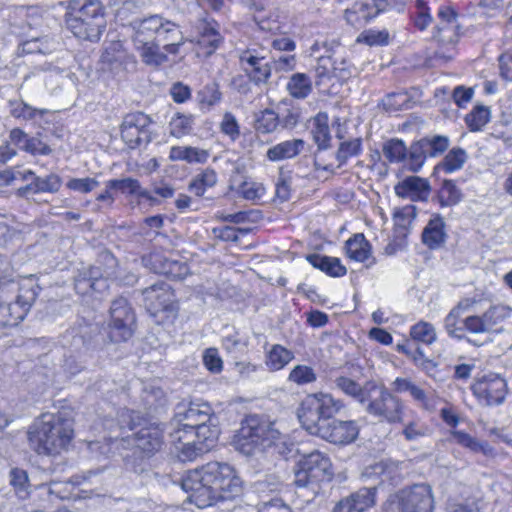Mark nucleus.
Returning a JSON list of instances; mask_svg holds the SVG:
<instances>
[{
  "instance_id": "1",
  "label": "nucleus",
  "mask_w": 512,
  "mask_h": 512,
  "mask_svg": "<svg viewBox=\"0 0 512 512\" xmlns=\"http://www.w3.org/2000/svg\"><path fill=\"white\" fill-rule=\"evenodd\" d=\"M181 486L190 502L200 509L230 504L243 493V482L235 468L218 461L188 471Z\"/></svg>"
},
{
  "instance_id": "2",
  "label": "nucleus",
  "mask_w": 512,
  "mask_h": 512,
  "mask_svg": "<svg viewBox=\"0 0 512 512\" xmlns=\"http://www.w3.org/2000/svg\"><path fill=\"white\" fill-rule=\"evenodd\" d=\"M133 44L142 61L152 67H158L168 61L167 53L177 54L184 44L179 26L155 14L144 19L134 20Z\"/></svg>"
},
{
  "instance_id": "3",
  "label": "nucleus",
  "mask_w": 512,
  "mask_h": 512,
  "mask_svg": "<svg viewBox=\"0 0 512 512\" xmlns=\"http://www.w3.org/2000/svg\"><path fill=\"white\" fill-rule=\"evenodd\" d=\"M74 437L72 420L61 413H45L30 426V447L39 455H58L67 451Z\"/></svg>"
},
{
  "instance_id": "4",
  "label": "nucleus",
  "mask_w": 512,
  "mask_h": 512,
  "mask_svg": "<svg viewBox=\"0 0 512 512\" xmlns=\"http://www.w3.org/2000/svg\"><path fill=\"white\" fill-rule=\"evenodd\" d=\"M38 295V286L32 276L20 282L0 277V315L4 322L14 325L22 321Z\"/></svg>"
},
{
  "instance_id": "5",
  "label": "nucleus",
  "mask_w": 512,
  "mask_h": 512,
  "mask_svg": "<svg viewBox=\"0 0 512 512\" xmlns=\"http://www.w3.org/2000/svg\"><path fill=\"white\" fill-rule=\"evenodd\" d=\"M66 24L75 37L98 41L106 28L105 11L99 0H73L66 14Z\"/></svg>"
},
{
  "instance_id": "6",
  "label": "nucleus",
  "mask_w": 512,
  "mask_h": 512,
  "mask_svg": "<svg viewBox=\"0 0 512 512\" xmlns=\"http://www.w3.org/2000/svg\"><path fill=\"white\" fill-rule=\"evenodd\" d=\"M233 442L235 448L244 455H252L284 443L274 424L257 415H250L242 421Z\"/></svg>"
},
{
  "instance_id": "7",
  "label": "nucleus",
  "mask_w": 512,
  "mask_h": 512,
  "mask_svg": "<svg viewBox=\"0 0 512 512\" xmlns=\"http://www.w3.org/2000/svg\"><path fill=\"white\" fill-rule=\"evenodd\" d=\"M343 407V402L331 394L322 392L311 394L302 401L298 410V418L302 427L313 434L329 423L328 420Z\"/></svg>"
},
{
  "instance_id": "8",
  "label": "nucleus",
  "mask_w": 512,
  "mask_h": 512,
  "mask_svg": "<svg viewBox=\"0 0 512 512\" xmlns=\"http://www.w3.org/2000/svg\"><path fill=\"white\" fill-rule=\"evenodd\" d=\"M332 474L330 458L314 450L303 455L297 462L294 483L297 488L307 489L314 497L319 491V484L330 480Z\"/></svg>"
},
{
  "instance_id": "9",
  "label": "nucleus",
  "mask_w": 512,
  "mask_h": 512,
  "mask_svg": "<svg viewBox=\"0 0 512 512\" xmlns=\"http://www.w3.org/2000/svg\"><path fill=\"white\" fill-rule=\"evenodd\" d=\"M134 414L135 413L133 411H125L121 413V419L119 421L121 438H119L120 435L110 436L109 441L111 444L118 445V442H128V444H130L132 440L133 445L144 453L152 454L158 451L163 443V430L157 424L142 426L135 433L125 435V429L133 431L137 427V424L134 422Z\"/></svg>"
},
{
  "instance_id": "10",
  "label": "nucleus",
  "mask_w": 512,
  "mask_h": 512,
  "mask_svg": "<svg viewBox=\"0 0 512 512\" xmlns=\"http://www.w3.org/2000/svg\"><path fill=\"white\" fill-rule=\"evenodd\" d=\"M435 499L428 484H415L390 495L385 512H434Z\"/></svg>"
},
{
  "instance_id": "11",
  "label": "nucleus",
  "mask_w": 512,
  "mask_h": 512,
  "mask_svg": "<svg viewBox=\"0 0 512 512\" xmlns=\"http://www.w3.org/2000/svg\"><path fill=\"white\" fill-rule=\"evenodd\" d=\"M363 406L368 414L387 423L403 422L404 403L384 385L375 382V389Z\"/></svg>"
},
{
  "instance_id": "12",
  "label": "nucleus",
  "mask_w": 512,
  "mask_h": 512,
  "mask_svg": "<svg viewBox=\"0 0 512 512\" xmlns=\"http://www.w3.org/2000/svg\"><path fill=\"white\" fill-rule=\"evenodd\" d=\"M512 317V308L505 304L491 305L481 315L472 314L463 319L464 328L471 334L500 332L497 326Z\"/></svg>"
},
{
  "instance_id": "13",
  "label": "nucleus",
  "mask_w": 512,
  "mask_h": 512,
  "mask_svg": "<svg viewBox=\"0 0 512 512\" xmlns=\"http://www.w3.org/2000/svg\"><path fill=\"white\" fill-rule=\"evenodd\" d=\"M134 313L128 301L119 297L110 307L109 337L113 342L128 340L133 334Z\"/></svg>"
},
{
  "instance_id": "14",
  "label": "nucleus",
  "mask_w": 512,
  "mask_h": 512,
  "mask_svg": "<svg viewBox=\"0 0 512 512\" xmlns=\"http://www.w3.org/2000/svg\"><path fill=\"white\" fill-rule=\"evenodd\" d=\"M506 389L505 379L493 372L478 378L471 386L474 396L486 406L502 404L506 396Z\"/></svg>"
},
{
  "instance_id": "15",
  "label": "nucleus",
  "mask_w": 512,
  "mask_h": 512,
  "mask_svg": "<svg viewBox=\"0 0 512 512\" xmlns=\"http://www.w3.org/2000/svg\"><path fill=\"white\" fill-rule=\"evenodd\" d=\"M151 120L144 113H131L125 116L121 125V137L132 149L148 144L152 137L149 131Z\"/></svg>"
},
{
  "instance_id": "16",
  "label": "nucleus",
  "mask_w": 512,
  "mask_h": 512,
  "mask_svg": "<svg viewBox=\"0 0 512 512\" xmlns=\"http://www.w3.org/2000/svg\"><path fill=\"white\" fill-rule=\"evenodd\" d=\"M386 7V0H352L344 10V18L349 25L361 28Z\"/></svg>"
},
{
  "instance_id": "17",
  "label": "nucleus",
  "mask_w": 512,
  "mask_h": 512,
  "mask_svg": "<svg viewBox=\"0 0 512 512\" xmlns=\"http://www.w3.org/2000/svg\"><path fill=\"white\" fill-rule=\"evenodd\" d=\"M264 52L267 51L247 49L239 56L242 70L257 85L266 83L271 76L270 61Z\"/></svg>"
},
{
  "instance_id": "18",
  "label": "nucleus",
  "mask_w": 512,
  "mask_h": 512,
  "mask_svg": "<svg viewBox=\"0 0 512 512\" xmlns=\"http://www.w3.org/2000/svg\"><path fill=\"white\" fill-rule=\"evenodd\" d=\"M213 417L212 407L203 401H192L187 407L179 406L175 416L178 427L176 429L190 430L200 424L211 422Z\"/></svg>"
},
{
  "instance_id": "19",
  "label": "nucleus",
  "mask_w": 512,
  "mask_h": 512,
  "mask_svg": "<svg viewBox=\"0 0 512 512\" xmlns=\"http://www.w3.org/2000/svg\"><path fill=\"white\" fill-rule=\"evenodd\" d=\"M359 434V427L356 421L333 420L313 433L322 439L337 445H347L356 440Z\"/></svg>"
},
{
  "instance_id": "20",
  "label": "nucleus",
  "mask_w": 512,
  "mask_h": 512,
  "mask_svg": "<svg viewBox=\"0 0 512 512\" xmlns=\"http://www.w3.org/2000/svg\"><path fill=\"white\" fill-rule=\"evenodd\" d=\"M376 488H362L340 500L333 512H366L375 504Z\"/></svg>"
},
{
  "instance_id": "21",
  "label": "nucleus",
  "mask_w": 512,
  "mask_h": 512,
  "mask_svg": "<svg viewBox=\"0 0 512 512\" xmlns=\"http://www.w3.org/2000/svg\"><path fill=\"white\" fill-rule=\"evenodd\" d=\"M394 190L397 196L416 202L427 200L431 187L425 178L408 176L400 181Z\"/></svg>"
},
{
  "instance_id": "22",
  "label": "nucleus",
  "mask_w": 512,
  "mask_h": 512,
  "mask_svg": "<svg viewBox=\"0 0 512 512\" xmlns=\"http://www.w3.org/2000/svg\"><path fill=\"white\" fill-rule=\"evenodd\" d=\"M185 434H188L186 430L176 428L170 433L173 450L179 460L193 461L197 456L206 453L200 450V444L195 438H185Z\"/></svg>"
},
{
  "instance_id": "23",
  "label": "nucleus",
  "mask_w": 512,
  "mask_h": 512,
  "mask_svg": "<svg viewBox=\"0 0 512 512\" xmlns=\"http://www.w3.org/2000/svg\"><path fill=\"white\" fill-rule=\"evenodd\" d=\"M334 385L342 393L351 397L361 405H364L367 400H369V396L375 389L374 381H367L364 385H360L353 379L346 376L336 377L334 380Z\"/></svg>"
},
{
  "instance_id": "24",
  "label": "nucleus",
  "mask_w": 512,
  "mask_h": 512,
  "mask_svg": "<svg viewBox=\"0 0 512 512\" xmlns=\"http://www.w3.org/2000/svg\"><path fill=\"white\" fill-rule=\"evenodd\" d=\"M303 139L293 138L279 142L266 151V158L271 162H280L297 157L305 149Z\"/></svg>"
},
{
  "instance_id": "25",
  "label": "nucleus",
  "mask_w": 512,
  "mask_h": 512,
  "mask_svg": "<svg viewBox=\"0 0 512 512\" xmlns=\"http://www.w3.org/2000/svg\"><path fill=\"white\" fill-rule=\"evenodd\" d=\"M215 418L211 422L200 424L195 429L186 430L185 438H195L200 444V450L210 451L216 444L219 437V428L214 423Z\"/></svg>"
},
{
  "instance_id": "26",
  "label": "nucleus",
  "mask_w": 512,
  "mask_h": 512,
  "mask_svg": "<svg viewBox=\"0 0 512 512\" xmlns=\"http://www.w3.org/2000/svg\"><path fill=\"white\" fill-rule=\"evenodd\" d=\"M402 435L408 442H416L431 434L429 425L415 411H410L409 417L403 416Z\"/></svg>"
},
{
  "instance_id": "27",
  "label": "nucleus",
  "mask_w": 512,
  "mask_h": 512,
  "mask_svg": "<svg viewBox=\"0 0 512 512\" xmlns=\"http://www.w3.org/2000/svg\"><path fill=\"white\" fill-rule=\"evenodd\" d=\"M145 302L150 310L166 309L172 299L170 288L165 283H156L143 291Z\"/></svg>"
},
{
  "instance_id": "28",
  "label": "nucleus",
  "mask_w": 512,
  "mask_h": 512,
  "mask_svg": "<svg viewBox=\"0 0 512 512\" xmlns=\"http://www.w3.org/2000/svg\"><path fill=\"white\" fill-rule=\"evenodd\" d=\"M346 256L355 262H365L372 257V247L363 233H356L345 242Z\"/></svg>"
},
{
  "instance_id": "29",
  "label": "nucleus",
  "mask_w": 512,
  "mask_h": 512,
  "mask_svg": "<svg viewBox=\"0 0 512 512\" xmlns=\"http://www.w3.org/2000/svg\"><path fill=\"white\" fill-rule=\"evenodd\" d=\"M446 238L445 223L443 218L436 214L427 223L422 233V240L430 249L439 248Z\"/></svg>"
},
{
  "instance_id": "30",
  "label": "nucleus",
  "mask_w": 512,
  "mask_h": 512,
  "mask_svg": "<svg viewBox=\"0 0 512 512\" xmlns=\"http://www.w3.org/2000/svg\"><path fill=\"white\" fill-rule=\"evenodd\" d=\"M392 389L395 393L408 392L422 409L429 410L431 408L427 393L409 378L397 377L392 382Z\"/></svg>"
},
{
  "instance_id": "31",
  "label": "nucleus",
  "mask_w": 512,
  "mask_h": 512,
  "mask_svg": "<svg viewBox=\"0 0 512 512\" xmlns=\"http://www.w3.org/2000/svg\"><path fill=\"white\" fill-rule=\"evenodd\" d=\"M209 156L208 150L193 146H172L169 153L171 161H185L189 164H204Z\"/></svg>"
},
{
  "instance_id": "32",
  "label": "nucleus",
  "mask_w": 512,
  "mask_h": 512,
  "mask_svg": "<svg viewBox=\"0 0 512 512\" xmlns=\"http://www.w3.org/2000/svg\"><path fill=\"white\" fill-rule=\"evenodd\" d=\"M306 259L314 268L325 272L331 277H342L347 273L346 267L342 265L339 258L320 254H310Z\"/></svg>"
},
{
  "instance_id": "33",
  "label": "nucleus",
  "mask_w": 512,
  "mask_h": 512,
  "mask_svg": "<svg viewBox=\"0 0 512 512\" xmlns=\"http://www.w3.org/2000/svg\"><path fill=\"white\" fill-rule=\"evenodd\" d=\"M222 41L220 33L209 26H205L195 43V51L199 57H208L213 54Z\"/></svg>"
},
{
  "instance_id": "34",
  "label": "nucleus",
  "mask_w": 512,
  "mask_h": 512,
  "mask_svg": "<svg viewBox=\"0 0 512 512\" xmlns=\"http://www.w3.org/2000/svg\"><path fill=\"white\" fill-rule=\"evenodd\" d=\"M294 359V353L282 345H273L265 355V365L269 371L282 370Z\"/></svg>"
},
{
  "instance_id": "35",
  "label": "nucleus",
  "mask_w": 512,
  "mask_h": 512,
  "mask_svg": "<svg viewBox=\"0 0 512 512\" xmlns=\"http://www.w3.org/2000/svg\"><path fill=\"white\" fill-rule=\"evenodd\" d=\"M467 153L462 148H453L443 160L435 166L436 172H444L446 174L454 173L460 170L467 161Z\"/></svg>"
},
{
  "instance_id": "36",
  "label": "nucleus",
  "mask_w": 512,
  "mask_h": 512,
  "mask_svg": "<svg viewBox=\"0 0 512 512\" xmlns=\"http://www.w3.org/2000/svg\"><path fill=\"white\" fill-rule=\"evenodd\" d=\"M218 181L217 173L212 168H205L190 182L189 189L196 196H203L207 189L212 188Z\"/></svg>"
},
{
  "instance_id": "37",
  "label": "nucleus",
  "mask_w": 512,
  "mask_h": 512,
  "mask_svg": "<svg viewBox=\"0 0 512 512\" xmlns=\"http://www.w3.org/2000/svg\"><path fill=\"white\" fill-rule=\"evenodd\" d=\"M311 132L319 149L327 148L330 141V129L327 114L318 113L313 118Z\"/></svg>"
},
{
  "instance_id": "38",
  "label": "nucleus",
  "mask_w": 512,
  "mask_h": 512,
  "mask_svg": "<svg viewBox=\"0 0 512 512\" xmlns=\"http://www.w3.org/2000/svg\"><path fill=\"white\" fill-rule=\"evenodd\" d=\"M410 337L424 345H432L437 340L436 328L427 321H419L410 328Z\"/></svg>"
},
{
  "instance_id": "39",
  "label": "nucleus",
  "mask_w": 512,
  "mask_h": 512,
  "mask_svg": "<svg viewBox=\"0 0 512 512\" xmlns=\"http://www.w3.org/2000/svg\"><path fill=\"white\" fill-rule=\"evenodd\" d=\"M450 434L457 444L469 449L472 452H481L484 455H487L491 452V447L487 442H481L463 431L453 430Z\"/></svg>"
},
{
  "instance_id": "40",
  "label": "nucleus",
  "mask_w": 512,
  "mask_h": 512,
  "mask_svg": "<svg viewBox=\"0 0 512 512\" xmlns=\"http://www.w3.org/2000/svg\"><path fill=\"white\" fill-rule=\"evenodd\" d=\"M287 90L292 97L304 99L312 90L311 81L306 74L296 73L289 79Z\"/></svg>"
},
{
  "instance_id": "41",
  "label": "nucleus",
  "mask_w": 512,
  "mask_h": 512,
  "mask_svg": "<svg viewBox=\"0 0 512 512\" xmlns=\"http://www.w3.org/2000/svg\"><path fill=\"white\" fill-rule=\"evenodd\" d=\"M491 111L484 105H476L465 117V122L472 132H478L490 121Z\"/></svg>"
},
{
  "instance_id": "42",
  "label": "nucleus",
  "mask_w": 512,
  "mask_h": 512,
  "mask_svg": "<svg viewBox=\"0 0 512 512\" xmlns=\"http://www.w3.org/2000/svg\"><path fill=\"white\" fill-rule=\"evenodd\" d=\"M382 152L390 163H400L407 157V147L404 141L398 138L386 141L382 146Z\"/></svg>"
},
{
  "instance_id": "43",
  "label": "nucleus",
  "mask_w": 512,
  "mask_h": 512,
  "mask_svg": "<svg viewBox=\"0 0 512 512\" xmlns=\"http://www.w3.org/2000/svg\"><path fill=\"white\" fill-rule=\"evenodd\" d=\"M57 45L58 43L55 40L47 36L32 38L22 43V51L28 54H50L56 50Z\"/></svg>"
},
{
  "instance_id": "44",
  "label": "nucleus",
  "mask_w": 512,
  "mask_h": 512,
  "mask_svg": "<svg viewBox=\"0 0 512 512\" xmlns=\"http://www.w3.org/2000/svg\"><path fill=\"white\" fill-rule=\"evenodd\" d=\"M193 116L181 113L175 114L169 122V133L171 136L180 139L188 134L193 129Z\"/></svg>"
},
{
  "instance_id": "45",
  "label": "nucleus",
  "mask_w": 512,
  "mask_h": 512,
  "mask_svg": "<svg viewBox=\"0 0 512 512\" xmlns=\"http://www.w3.org/2000/svg\"><path fill=\"white\" fill-rule=\"evenodd\" d=\"M462 199L461 190L452 180H445L438 192V200L442 207L457 205Z\"/></svg>"
},
{
  "instance_id": "46",
  "label": "nucleus",
  "mask_w": 512,
  "mask_h": 512,
  "mask_svg": "<svg viewBox=\"0 0 512 512\" xmlns=\"http://www.w3.org/2000/svg\"><path fill=\"white\" fill-rule=\"evenodd\" d=\"M439 23L436 25L437 33L434 37L439 38L441 41H446L450 36L446 37L442 35V33L451 30L454 32L457 27L456 24V14L449 7H442L438 11Z\"/></svg>"
},
{
  "instance_id": "47",
  "label": "nucleus",
  "mask_w": 512,
  "mask_h": 512,
  "mask_svg": "<svg viewBox=\"0 0 512 512\" xmlns=\"http://www.w3.org/2000/svg\"><path fill=\"white\" fill-rule=\"evenodd\" d=\"M317 380V374L315 370L308 365L298 364L295 365L289 375L288 381L296 384L297 386H304L314 383Z\"/></svg>"
},
{
  "instance_id": "48",
  "label": "nucleus",
  "mask_w": 512,
  "mask_h": 512,
  "mask_svg": "<svg viewBox=\"0 0 512 512\" xmlns=\"http://www.w3.org/2000/svg\"><path fill=\"white\" fill-rule=\"evenodd\" d=\"M279 126V115L270 109L260 112L255 120V130L262 134L274 132Z\"/></svg>"
},
{
  "instance_id": "49",
  "label": "nucleus",
  "mask_w": 512,
  "mask_h": 512,
  "mask_svg": "<svg viewBox=\"0 0 512 512\" xmlns=\"http://www.w3.org/2000/svg\"><path fill=\"white\" fill-rule=\"evenodd\" d=\"M126 57L127 53L123 44L120 41H113L106 46L101 60L103 63H107L111 66H117L122 64Z\"/></svg>"
},
{
  "instance_id": "50",
  "label": "nucleus",
  "mask_w": 512,
  "mask_h": 512,
  "mask_svg": "<svg viewBox=\"0 0 512 512\" xmlns=\"http://www.w3.org/2000/svg\"><path fill=\"white\" fill-rule=\"evenodd\" d=\"M420 143L429 157H437L448 149L449 138L446 136L435 135L421 139Z\"/></svg>"
},
{
  "instance_id": "51",
  "label": "nucleus",
  "mask_w": 512,
  "mask_h": 512,
  "mask_svg": "<svg viewBox=\"0 0 512 512\" xmlns=\"http://www.w3.org/2000/svg\"><path fill=\"white\" fill-rule=\"evenodd\" d=\"M416 207L414 205H406L395 209L393 213V221L396 229L405 233L416 218Z\"/></svg>"
},
{
  "instance_id": "52",
  "label": "nucleus",
  "mask_w": 512,
  "mask_h": 512,
  "mask_svg": "<svg viewBox=\"0 0 512 512\" xmlns=\"http://www.w3.org/2000/svg\"><path fill=\"white\" fill-rule=\"evenodd\" d=\"M460 318L461 315L452 308L443 321V326L447 334L451 338L457 340L464 339V332L466 331V329L464 328V323L462 322V325H460Z\"/></svg>"
},
{
  "instance_id": "53",
  "label": "nucleus",
  "mask_w": 512,
  "mask_h": 512,
  "mask_svg": "<svg viewBox=\"0 0 512 512\" xmlns=\"http://www.w3.org/2000/svg\"><path fill=\"white\" fill-rule=\"evenodd\" d=\"M34 193H55L59 191L62 180L56 174H50L46 177H34L32 180Z\"/></svg>"
},
{
  "instance_id": "54",
  "label": "nucleus",
  "mask_w": 512,
  "mask_h": 512,
  "mask_svg": "<svg viewBox=\"0 0 512 512\" xmlns=\"http://www.w3.org/2000/svg\"><path fill=\"white\" fill-rule=\"evenodd\" d=\"M221 97L222 94L215 83L204 86L197 94V99L202 109H210L220 102Z\"/></svg>"
},
{
  "instance_id": "55",
  "label": "nucleus",
  "mask_w": 512,
  "mask_h": 512,
  "mask_svg": "<svg viewBox=\"0 0 512 512\" xmlns=\"http://www.w3.org/2000/svg\"><path fill=\"white\" fill-rule=\"evenodd\" d=\"M9 112L14 118L23 121L32 120L38 113H41L38 109L30 106L22 100H10Z\"/></svg>"
},
{
  "instance_id": "56",
  "label": "nucleus",
  "mask_w": 512,
  "mask_h": 512,
  "mask_svg": "<svg viewBox=\"0 0 512 512\" xmlns=\"http://www.w3.org/2000/svg\"><path fill=\"white\" fill-rule=\"evenodd\" d=\"M427 157L429 156L424 151V148L422 147L420 141L414 143L413 145H411L410 150H407L406 159L408 169L412 172H418L424 165V162Z\"/></svg>"
},
{
  "instance_id": "57",
  "label": "nucleus",
  "mask_w": 512,
  "mask_h": 512,
  "mask_svg": "<svg viewBox=\"0 0 512 512\" xmlns=\"http://www.w3.org/2000/svg\"><path fill=\"white\" fill-rule=\"evenodd\" d=\"M10 484L13 486L15 493L21 499H25L28 494V475L26 471L14 468L10 471Z\"/></svg>"
},
{
  "instance_id": "58",
  "label": "nucleus",
  "mask_w": 512,
  "mask_h": 512,
  "mask_svg": "<svg viewBox=\"0 0 512 512\" xmlns=\"http://www.w3.org/2000/svg\"><path fill=\"white\" fill-rule=\"evenodd\" d=\"M361 152V140L356 138L349 141L342 142L338 148L336 158L339 162V167L347 162L353 156L359 155Z\"/></svg>"
},
{
  "instance_id": "59",
  "label": "nucleus",
  "mask_w": 512,
  "mask_h": 512,
  "mask_svg": "<svg viewBox=\"0 0 512 512\" xmlns=\"http://www.w3.org/2000/svg\"><path fill=\"white\" fill-rule=\"evenodd\" d=\"M383 107L387 112H396L409 107L406 93H392L383 99Z\"/></svg>"
},
{
  "instance_id": "60",
  "label": "nucleus",
  "mask_w": 512,
  "mask_h": 512,
  "mask_svg": "<svg viewBox=\"0 0 512 512\" xmlns=\"http://www.w3.org/2000/svg\"><path fill=\"white\" fill-rule=\"evenodd\" d=\"M140 182L134 178H123V179H111L106 182V186L108 188H114L115 190H119L122 193H128L131 195H135L137 191H139Z\"/></svg>"
},
{
  "instance_id": "61",
  "label": "nucleus",
  "mask_w": 512,
  "mask_h": 512,
  "mask_svg": "<svg viewBox=\"0 0 512 512\" xmlns=\"http://www.w3.org/2000/svg\"><path fill=\"white\" fill-rule=\"evenodd\" d=\"M220 130L232 141H235L240 136V126L238 121L236 117L230 112H226L223 115L222 121L220 123Z\"/></svg>"
},
{
  "instance_id": "62",
  "label": "nucleus",
  "mask_w": 512,
  "mask_h": 512,
  "mask_svg": "<svg viewBox=\"0 0 512 512\" xmlns=\"http://www.w3.org/2000/svg\"><path fill=\"white\" fill-rule=\"evenodd\" d=\"M66 186L70 190L86 194L98 187L99 181L90 177L72 178L67 182Z\"/></svg>"
},
{
  "instance_id": "63",
  "label": "nucleus",
  "mask_w": 512,
  "mask_h": 512,
  "mask_svg": "<svg viewBox=\"0 0 512 512\" xmlns=\"http://www.w3.org/2000/svg\"><path fill=\"white\" fill-rule=\"evenodd\" d=\"M240 193L246 200L255 201L265 195L266 189L261 183L246 181L241 185Z\"/></svg>"
},
{
  "instance_id": "64",
  "label": "nucleus",
  "mask_w": 512,
  "mask_h": 512,
  "mask_svg": "<svg viewBox=\"0 0 512 512\" xmlns=\"http://www.w3.org/2000/svg\"><path fill=\"white\" fill-rule=\"evenodd\" d=\"M169 94L175 103L182 104L191 99L192 91L188 85L175 82L170 87Z\"/></svg>"
}]
</instances>
